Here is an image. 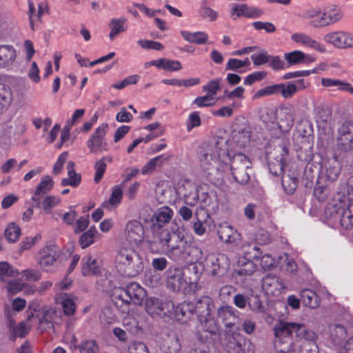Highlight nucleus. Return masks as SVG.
I'll use <instances>...</instances> for the list:
<instances>
[{
  "mask_svg": "<svg viewBox=\"0 0 353 353\" xmlns=\"http://www.w3.org/2000/svg\"><path fill=\"white\" fill-rule=\"evenodd\" d=\"M165 274L167 288L172 292H179L185 289L188 284L196 283L201 272L196 263H191L183 268L170 266Z\"/></svg>",
  "mask_w": 353,
  "mask_h": 353,
  "instance_id": "obj_1",
  "label": "nucleus"
},
{
  "mask_svg": "<svg viewBox=\"0 0 353 353\" xmlns=\"http://www.w3.org/2000/svg\"><path fill=\"white\" fill-rule=\"evenodd\" d=\"M170 243L168 255L175 261H193L198 260L202 251L193 245L185 234L179 229L172 231V239Z\"/></svg>",
  "mask_w": 353,
  "mask_h": 353,
  "instance_id": "obj_2",
  "label": "nucleus"
},
{
  "mask_svg": "<svg viewBox=\"0 0 353 353\" xmlns=\"http://www.w3.org/2000/svg\"><path fill=\"white\" fill-rule=\"evenodd\" d=\"M116 268L119 274L128 277L140 274L144 269L142 257L134 249L120 248L115 258Z\"/></svg>",
  "mask_w": 353,
  "mask_h": 353,
  "instance_id": "obj_3",
  "label": "nucleus"
},
{
  "mask_svg": "<svg viewBox=\"0 0 353 353\" xmlns=\"http://www.w3.org/2000/svg\"><path fill=\"white\" fill-rule=\"evenodd\" d=\"M274 333L283 339H289L295 348L294 334L297 341L307 342L308 343H316L318 335L313 330L307 329L303 324L279 321L273 328Z\"/></svg>",
  "mask_w": 353,
  "mask_h": 353,
  "instance_id": "obj_4",
  "label": "nucleus"
},
{
  "mask_svg": "<svg viewBox=\"0 0 353 353\" xmlns=\"http://www.w3.org/2000/svg\"><path fill=\"white\" fill-rule=\"evenodd\" d=\"M230 163L220 162L216 167L218 171L230 173L234 181L239 184L245 185L250 181V174L248 172L251 168V161L249 158L242 153L235 154L231 159L227 157Z\"/></svg>",
  "mask_w": 353,
  "mask_h": 353,
  "instance_id": "obj_5",
  "label": "nucleus"
},
{
  "mask_svg": "<svg viewBox=\"0 0 353 353\" xmlns=\"http://www.w3.org/2000/svg\"><path fill=\"white\" fill-rule=\"evenodd\" d=\"M225 156L228 157V154L222 148V144L219 141L215 143H203L198 149L200 167L205 172H209L216 163L219 162L217 167L220 165V162L224 163L221 158Z\"/></svg>",
  "mask_w": 353,
  "mask_h": 353,
  "instance_id": "obj_6",
  "label": "nucleus"
},
{
  "mask_svg": "<svg viewBox=\"0 0 353 353\" xmlns=\"http://www.w3.org/2000/svg\"><path fill=\"white\" fill-rule=\"evenodd\" d=\"M145 296V292L137 283L132 282L125 288H115L112 294L116 305L121 304L129 305L131 303L140 305Z\"/></svg>",
  "mask_w": 353,
  "mask_h": 353,
  "instance_id": "obj_7",
  "label": "nucleus"
},
{
  "mask_svg": "<svg viewBox=\"0 0 353 353\" xmlns=\"http://www.w3.org/2000/svg\"><path fill=\"white\" fill-rule=\"evenodd\" d=\"M202 324L203 330L198 331L196 335L198 343L203 345L202 348H199V353H207L210 351V346L219 339L220 334L216 323L210 317L207 321H203Z\"/></svg>",
  "mask_w": 353,
  "mask_h": 353,
  "instance_id": "obj_8",
  "label": "nucleus"
},
{
  "mask_svg": "<svg viewBox=\"0 0 353 353\" xmlns=\"http://www.w3.org/2000/svg\"><path fill=\"white\" fill-rule=\"evenodd\" d=\"M228 257L221 253L209 254L204 261V267L212 276L221 277L225 275L230 268Z\"/></svg>",
  "mask_w": 353,
  "mask_h": 353,
  "instance_id": "obj_9",
  "label": "nucleus"
},
{
  "mask_svg": "<svg viewBox=\"0 0 353 353\" xmlns=\"http://www.w3.org/2000/svg\"><path fill=\"white\" fill-rule=\"evenodd\" d=\"M172 239V232L167 229L153 231V237L148 240V250L155 254H169L170 243Z\"/></svg>",
  "mask_w": 353,
  "mask_h": 353,
  "instance_id": "obj_10",
  "label": "nucleus"
},
{
  "mask_svg": "<svg viewBox=\"0 0 353 353\" xmlns=\"http://www.w3.org/2000/svg\"><path fill=\"white\" fill-rule=\"evenodd\" d=\"M288 154V148L285 144L279 145L272 151L267 153L268 168L273 175L279 176L283 173Z\"/></svg>",
  "mask_w": 353,
  "mask_h": 353,
  "instance_id": "obj_11",
  "label": "nucleus"
},
{
  "mask_svg": "<svg viewBox=\"0 0 353 353\" xmlns=\"http://www.w3.org/2000/svg\"><path fill=\"white\" fill-rule=\"evenodd\" d=\"M336 145L341 152H353V121H345L338 128Z\"/></svg>",
  "mask_w": 353,
  "mask_h": 353,
  "instance_id": "obj_12",
  "label": "nucleus"
},
{
  "mask_svg": "<svg viewBox=\"0 0 353 353\" xmlns=\"http://www.w3.org/2000/svg\"><path fill=\"white\" fill-rule=\"evenodd\" d=\"M108 128V123H102L94 130L87 141V147L91 153H101L108 150V144L105 139Z\"/></svg>",
  "mask_w": 353,
  "mask_h": 353,
  "instance_id": "obj_13",
  "label": "nucleus"
},
{
  "mask_svg": "<svg viewBox=\"0 0 353 353\" xmlns=\"http://www.w3.org/2000/svg\"><path fill=\"white\" fill-rule=\"evenodd\" d=\"M239 312L231 305H224L217 309V318L228 330H238L240 324Z\"/></svg>",
  "mask_w": 353,
  "mask_h": 353,
  "instance_id": "obj_14",
  "label": "nucleus"
},
{
  "mask_svg": "<svg viewBox=\"0 0 353 353\" xmlns=\"http://www.w3.org/2000/svg\"><path fill=\"white\" fill-rule=\"evenodd\" d=\"M323 40L338 48L347 49L353 48V34L348 32H332L325 34Z\"/></svg>",
  "mask_w": 353,
  "mask_h": 353,
  "instance_id": "obj_15",
  "label": "nucleus"
},
{
  "mask_svg": "<svg viewBox=\"0 0 353 353\" xmlns=\"http://www.w3.org/2000/svg\"><path fill=\"white\" fill-rule=\"evenodd\" d=\"M195 315L201 323L207 321L210 316L212 311L214 309V303L212 297L202 296L193 303Z\"/></svg>",
  "mask_w": 353,
  "mask_h": 353,
  "instance_id": "obj_16",
  "label": "nucleus"
},
{
  "mask_svg": "<svg viewBox=\"0 0 353 353\" xmlns=\"http://www.w3.org/2000/svg\"><path fill=\"white\" fill-rule=\"evenodd\" d=\"M346 196L345 195L341 197L339 201L333 204L329 205L325 210V214L327 218L338 219L341 222L344 221L345 216L347 218L351 217L350 212L347 211L348 204L345 202Z\"/></svg>",
  "mask_w": 353,
  "mask_h": 353,
  "instance_id": "obj_17",
  "label": "nucleus"
},
{
  "mask_svg": "<svg viewBox=\"0 0 353 353\" xmlns=\"http://www.w3.org/2000/svg\"><path fill=\"white\" fill-rule=\"evenodd\" d=\"M145 307L147 312L153 317L156 316L163 317L170 311L169 303H163L156 297L146 299Z\"/></svg>",
  "mask_w": 353,
  "mask_h": 353,
  "instance_id": "obj_18",
  "label": "nucleus"
},
{
  "mask_svg": "<svg viewBox=\"0 0 353 353\" xmlns=\"http://www.w3.org/2000/svg\"><path fill=\"white\" fill-rule=\"evenodd\" d=\"M173 211L169 207L163 206L157 209L151 219L152 231L163 230L165 225L171 221Z\"/></svg>",
  "mask_w": 353,
  "mask_h": 353,
  "instance_id": "obj_19",
  "label": "nucleus"
},
{
  "mask_svg": "<svg viewBox=\"0 0 353 353\" xmlns=\"http://www.w3.org/2000/svg\"><path fill=\"white\" fill-rule=\"evenodd\" d=\"M263 14L261 9L248 6L247 4H235L231 9V17L236 19V17H245L248 18H258Z\"/></svg>",
  "mask_w": 353,
  "mask_h": 353,
  "instance_id": "obj_20",
  "label": "nucleus"
},
{
  "mask_svg": "<svg viewBox=\"0 0 353 353\" xmlns=\"http://www.w3.org/2000/svg\"><path fill=\"white\" fill-rule=\"evenodd\" d=\"M144 230L140 222L132 220L128 222L125 226V236L127 239L132 243H137L142 241Z\"/></svg>",
  "mask_w": 353,
  "mask_h": 353,
  "instance_id": "obj_21",
  "label": "nucleus"
},
{
  "mask_svg": "<svg viewBox=\"0 0 353 353\" xmlns=\"http://www.w3.org/2000/svg\"><path fill=\"white\" fill-rule=\"evenodd\" d=\"M240 337H242V335L237 330H228L222 339V345L228 353H237Z\"/></svg>",
  "mask_w": 353,
  "mask_h": 353,
  "instance_id": "obj_22",
  "label": "nucleus"
},
{
  "mask_svg": "<svg viewBox=\"0 0 353 353\" xmlns=\"http://www.w3.org/2000/svg\"><path fill=\"white\" fill-rule=\"evenodd\" d=\"M262 288L268 294H275L281 293L285 286L279 277L268 274L262 280Z\"/></svg>",
  "mask_w": 353,
  "mask_h": 353,
  "instance_id": "obj_23",
  "label": "nucleus"
},
{
  "mask_svg": "<svg viewBox=\"0 0 353 353\" xmlns=\"http://www.w3.org/2000/svg\"><path fill=\"white\" fill-rule=\"evenodd\" d=\"M193 303L183 302L178 305L175 309V317L177 321L186 323L195 316Z\"/></svg>",
  "mask_w": 353,
  "mask_h": 353,
  "instance_id": "obj_24",
  "label": "nucleus"
},
{
  "mask_svg": "<svg viewBox=\"0 0 353 353\" xmlns=\"http://www.w3.org/2000/svg\"><path fill=\"white\" fill-rule=\"evenodd\" d=\"M208 219H210L206 210L203 208L197 210L194 214V221L193 223L194 232L197 235H203L205 233L208 226Z\"/></svg>",
  "mask_w": 353,
  "mask_h": 353,
  "instance_id": "obj_25",
  "label": "nucleus"
},
{
  "mask_svg": "<svg viewBox=\"0 0 353 353\" xmlns=\"http://www.w3.org/2000/svg\"><path fill=\"white\" fill-rule=\"evenodd\" d=\"M6 133L14 135H21L26 130V125L20 117H12L3 123Z\"/></svg>",
  "mask_w": 353,
  "mask_h": 353,
  "instance_id": "obj_26",
  "label": "nucleus"
},
{
  "mask_svg": "<svg viewBox=\"0 0 353 353\" xmlns=\"http://www.w3.org/2000/svg\"><path fill=\"white\" fill-rule=\"evenodd\" d=\"M291 38L292 41L296 43H302L303 45L314 48L320 52H325V48L324 46L314 40L308 35L301 33H295L292 35Z\"/></svg>",
  "mask_w": 353,
  "mask_h": 353,
  "instance_id": "obj_27",
  "label": "nucleus"
},
{
  "mask_svg": "<svg viewBox=\"0 0 353 353\" xmlns=\"http://www.w3.org/2000/svg\"><path fill=\"white\" fill-rule=\"evenodd\" d=\"M82 262L81 272L83 276H96L100 274V266L97 259L87 256L82 259Z\"/></svg>",
  "mask_w": 353,
  "mask_h": 353,
  "instance_id": "obj_28",
  "label": "nucleus"
},
{
  "mask_svg": "<svg viewBox=\"0 0 353 353\" xmlns=\"http://www.w3.org/2000/svg\"><path fill=\"white\" fill-rule=\"evenodd\" d=\"M39 254L41 255L39 265L43 270L47 271L48 268L52 266L57 260L56 251L46 247L40 251Z\"/></svg>",
  "mask_w": 353,
  "mask_h": 353,
  "instance_id": "obj_29",
  "label": "nucleus"
},
{
  "mask_svg": "<svg viewBox=\"0 0 353 353\" xmlns=\"http://www.w3.org/2000/svg\"><path fill=\"white\" fill-rule=\"evenodd\" d=\"M300 297L303 304L310 308H316L320 304L318 294L310 289H303L300 292Z\"/></svg>",
  "mask_w": 353,
  "mask_h": 353,
  "instance_id": "obj_30",
  "label": "nucleus"
},
{
  "mask_svg": "<svg viewBox=\"0 0 353 353\" xmlns=\"http://www.w3.org/2000/svg\"><path fill=\"white\" fill-rule=\"evenodd\" d=\"M285 59L290 65L312 63L314 61V59L313 57L310 55H307L299 50H295L285 54Z\"/></svg>",
  "mask_w": 353,
  "mask_h": 353,
  "instance_id": "obj_31",
  "label": "nucleus"
},
{
  "mask_svg": "<svg viewBox=\"0 0 353 353\" xmlns=\"http://www.w3.org/2000/svg\"><path fill=\"white\" fill-rule=\"evenodd\" d=\"M274 347L277 353H294L295 348L290 339H283L276 333H274Z\"/></svg>",
  "mask_w": 353,
  "mask_h": 353,
  "instance_id": "obj_32",
  "label": "nucleus"
},
{
  "mask_svg": "<svg viewBox=\"0 0 353 353\" xmlns=\"http://www.w3.org/2000/svg\"><path fill=\"white\" fill-rule=\"evenodd\" d=\"M16 57L15 50L11 46H0V67L12 63Z\"/></svg>",
  "mask_w": 353,
  "mask_h": 353,
  "instance_id": "obj_33",
  "label": "nucleus"
},
{
  "mask_svg": "<svg viewBox=\"0 0 353 353\" xmlns=\"http://www.w3.org/2000/svg\"><path fill=\"white\" fill-rule=\"evenodd\" d=\"M218 234L220 239L225 243H233L236 239L235 235H238L236 231L228 223L220 225Z\"/></svg>",
  "mask_w": 353,
  "mask_h": 353,
  "instance_id": "obj_34",
  "label": "nucleus"
},
{
  "mask_svg": "<svg viewBox=\"0 0 353 353\" xmlns=\"http://www.w3.org/2000/svg\"><path fill=\"white\" fill-rule=\"evenodd\" d=\"M181 34L183 39L190 42L196 44H204L207 42L208 36L203 32H196L191 33L188 31H181Z\"/></svg>",
  "mask_w": 353,
  "mask_h": 353,
  "instance_id": "obj_35",
  "label": "nucleus"
},
{
  "mask_svg": "<svg viewBox=\"0 0 353 353\" xmlns=\"http://www.w3.org/2000/svg\"><path fill=\"white\" fill-rule=\"evenodd\" d=\"M323 16H326L329 24L332 25L343 19V12L340 7L333 5L323 12Z\"/></svg>",
  "mask_w": 353,
  "mask_h": 353,
  "instance_id": "obj_36",
  "label": "nucleus"
},
{
  "mask_svg": "<svg viewBox=\"0 0 353 353\" xmlns=\"http://www.w3.org/2000/svg\"><path fill=\"white\" fill-rule=\"evenodd\" d=\"M242 249L245 259L247 260H259L262 254L261 249L254 243L243 244Z\"/></svg>",
  "mask_w": 353,
  "mask_h": 353,
  "instance_id": "obj_37",
  "label": "nucleus"
},
{
  "mask_svg": "<svg viewBox=\"0 0 353 353\" xmlns=\"http://www.w3.org/2000/svg\"><path fill=\"white\" fill-rule=\"evenodd\" d=\"M126 22V19L120 18V19H112L110 23L109 26L111 28L109 37L110 40H114L115 37L119 34L121 32L125 31V23Z\"/></svg>",
  "mask_w": 353,
  "mask_h": 353,
  "instance_id": "obj_38",
  "label": "nucleus"
},
{
  "mask_svg": "<svg viewBox=\"0 0 353 353\" xmlns=\"http://www.w3.org/2000/svg\"><path fill=\"white\" fill-rule=\"evenodd\" d=\"M54 181L50 176L46 175L43 176L41 179V182L37 186V188L34 193L35 194V196H43L52 189Z\"/></svg>",
  "mask_w": 353,
  "mask_h": 353,
  "instance_id": "obj_39",
  "label": "nucleus"
},
{
  "mask_svg": "<svg viewBox=\"0 0 353 353\" xmlns=\"http://www.w3.org/2000/svg\"><path fill=\"white\" fill-rule=\"evenodd\" d=\"M239 268L235 270L239 276H250L256 270V265L251 260L243 259L239 262Z\"/></svg>",
  "mask_w": 353,
  "mask_h": 353,
  "instance_id": "obj_40",
  "label": "nucleus"
},
{
  "mask_svg": "<svg viewBox=\"0 0 353 353\" xmlns=\"http://www.w3.org/2000/svg\"><path fill=\"white\" fill-rule=\"evenodd\" d=\"M12 101V92L9 88L0 84V114L3 113L10 105Z\"/></svg>",
  "mask_w": 353,
  "mask_h": 353,
  "instance_id": "obj_41",
  "label": "nucleus"
},
{
  "mask_svg": "<svg viewBox=\"0 0 353 353\" xmlns=\"http://www.w3.org/2000/svg\"><path fill=\"white\" fill-rule=\"evenodd\" d=\"M282 185L284 190L288 194H293L298 187L299 179L294 176L290 174H285L282 176L281 180Z\"/></svg>",
  "mask_w": 353,
  "mask_h": 353,
  "instance_id": "obj_42",
  "label": "nucleus"
},
{
  "mask_svg": "<svg viewBox=\"0 0 353 353\" xmlns=\"http://www.w3.org/2000/svg\"><path fill=\"white\" fill-rule=\"evenodd\" d=\"M327 178L332 181H336L341 172V165L336 160L329 161L325 165Z\"/></svg>",
  "mask_w": 353,
  "mask_h": 353,
  "instance_id": "obj_43",
  "label": "nucleus"
},
{
  "mask_svg": "<svg viewBox=\"0 0 353 353\" xmlns=\"http://www.w3.org/2000/svg\"><path fill=\"white\" fill-rule=\"evenodd\" d=\"M19 274V271L8 263L0 262V281H3L9 277H17Z\"/></svg>",
  "mask_w": 353,
  "mask_h": 353,
  "instance_id": "obj_44",
  "label": "nucleus"
},
{
  "mask_svg": "<svg viewBox=\"0 0 353 353\" xmlns=\"http://www.w3.org/2000/svg\"><path fill=\"white\" fill-rule=\"evenodd\" d=\"M4 235L8 241L15 243L21 235V229L14 223H11L6 227Z\"/></svg>",
  "mask_w": 353,
  "mask_h": 353,
  "instance_id": "obj_45",
  "label": "nucleus"
},
{
  "mask_svg": "<svg viewBox=\"0 0 353 353\" xmlns=\"http://www.w3.org/2000/svg\"><path fill=\"white\" fill-rule=\"evenodd\" d=\"M281 83L274 84L263 88L258 90L254 94V98L258 99L265 96L277 95L281 92Z\"/></svg>",
  "mask_w": 353,
  "mask_h": 353,
  "instance_id": "obj_46",
  "label": "nucleus"
},
{
  "mask_svg": "<svg viewBox=\"0 0 353 353\" xmlns=\"http://www.w3.org/2000/svg\"><path fill=\"white\" fill-rule=\"evenodd\" d=\"M97 230L94 226H92L90 229L84 232L79 239V244L81 247L84 249L90 246L94 243V239Z\"/></svg>",
  "mask_w": 353,
  "mask_h": 353,
  "instance_id": "obj_47",
  "label": "nucleus"
},
{
  "mask_svg": "<svg viewBox=\"0 0 353 353\" xmlns=\"http://www.w3.org/2000/svg\"><path fill=\"white\" fill-rule=\"evenodd\" d=\"M169 159L170 156L165 157L164 155H160L150 159L142 168V174H148L154 170L157 165L163 164L164 162L168 161Z\"/></svg>",
  "mask_w": 353,
  "mask_h": 353,
  "instance_id": "obj_48",
  "label": "nucleus"
},
{
  "mask_svg": "<svg viewBox=\"0 0 353 353\" xmlns=\"http://www.w3.org/2000/svg\"><path fill=\"white\" fill-rule=\"evenodd\" d=\"M345 327L340 324H336L330 327V334L333 341L338 343L346 337Z\"/></svg>",
  "mask_w": 353,
  "mask_h": 353,
  "instance_id": "obj_49",
  "label": "nucleus"
},
{
  "mask_svg": "<svg viewBox=\"0 0 353 353\" xmlns=\"http://www.w3.org/2000/svg\"><path fill=\"white\" fill-rule=\"evenodd\" d=\"M54 311L53 310H46L43 317L39 320V329L43 332L53 328L52 319Z\"/></svg>",
  "mask_w": 353,
  "mask_h": 353,
  "instance_id": "obj_50",
  "label": "nucleus"
},
{
  "mask_svg": "<svg viewBox=\"0 0 353 353\" xmlns=\"http://www.w3.org/2000/svg\"><path fill=\"white\" fill-rule=\"evenodd\" d=\"M80 353H99V348L94 340L84 341L78 346Z\"/></svg>",
  "mask_w": 353,
  "mask_h": 353,
  "instance_id": "obj_51",
  "label": "nucleus"
},
{
  "mask_svg": "<svg viewBox=\"0 0 353 353\" xmlns=\"http://www.w3.org/2000/svg\"><path fill=\"white\" fill-rule=\"evenodd\" d=\"M250 130L249 128H245L242 130H239L234 136L235 141L239 143L240 146H245L250 141Z\"/></svg>",
  "mask_w": 353,
  "mask_h": 353,
  "instance_id": "obj_52",
  "label": "nucleus"
},
{
  "mask_svg": "<svg viewBox=\"0 0 353 353\" xmlns=\"http://www.w3.org/2000/svg\"><path fill=\"white\" fill-rule=\"evenodd\" d=\"M61 199L55 196H47L42 201V209L47 214L51 213V209L57 205Z\"/></svg>",
  "mask_w": 353,
  "mask_h": 353,
  "instance_id": "obj_53",
  "label": "nucleus"
},
{
  "mask_svg": "<svg viewBox=\"0 0 353 353\" xmlns=\"http://www.w3.org/2000/svg\"><path fill=\"white\" fill-rule=\"evenodd\" d=\"M107 157H103L101 159L95 162L94 168L96 170L95 176H94V182L98 183L101 180L106 169V164L105 162V159Z\"/></svg>",
  "mask_w": 353,
  "mask_h": 353,
  "instance_id": "obj_54",
  "label": "nucleus"
},
{
  "mask_svg": "<svg viewBox=\"0 0 353 353\" xmlns=\"http://www.w3.org/2000/svg\"><path fill=\"white\" fill-rule=\"evenodd\" d=\"M239 339L240 343L237 353H254L255 347L250 340L245 339L243 336Z\"/></svg>",
  "mask_w": 353,
  "mask_h": 353,
  "instance_id": "obj_55",
  "label": "nucleus"
},
{
  "mask_svg": "<svg viewBox=\"0 0 353 353\" xmlns=\"http://www.w3.org/2000/svg\"><path fill=\"white\" fill-rule=\"evenodd\" d=\"M67 170L68 179L71 180L77 187L80 184L81 177L80 174H77L74 170V163L73 161H68L67 164Z\"/></svg>",
  "mask_w": 353,
  "mask_h": 353,
  "instance_id": "obj_56",
  "label": "nucleus"
},
{
  "mask_svg": "<svg viewBox=\"0 0 353 353\" xmlns=\"http://www.w3.org/2000/svg\"><path fill=\"white\" fill-rule=\"evenodd\" d=\"M248 305L252 311L263 312L264 306L262 305L259 296L255 295L248 297Z\"/></svg>",
  "mask_w": 353,
  "mask_h": 353,
  "instance_id": "obj_57",
  "label": "nucleus"
},
{
  "mask_svg": "<svg viewBox=\"0 0 353 353\" xmlns=\"http://www.w3.org/2000/svg\"><path fill=\"white\" fill-rule=\"evenodd\" d=\"M219 79L212 80L208 85L203 87V90L207 92V96L214 99V96L216 94L217 91L220 89Z\"/></svg>",
  "mask_w": 353,
  "mask_h": 353,
  "instance_id": "obj_58",
  "label": "nucleus"
},
{
  "mask_svg": "<svg viewBox=\"0 0 353 353\" xmlns=\"http://www.w3.org/2000/svg\"><path fill=\"white\" fill-rule=\"evenodd\" d=\"M280 94L285 99H291L296 93V88L292 82L281 83Z\"/></svg>",
  "mask_w": 353,
  "mask_h": 353,
  "instance_id": "obj_59",
  "label": "nucleus"
},
{
  "mask_svg": "<svg viewBox=\"0 0 353 353\" xmlns=\"http://www.w3.org/2000/svg\"><path fill=\"white\" fill-rule=\"evenodd\" d=\"M267 75V73L264 71H257L254 72L245 79L244 84L245 85H252L256 81H259L263 79Z\"/></svg>",
  "mask_w": 353,
  "mask_h": 353,
  "instance_id": "obj_60",
  "label": "nucleus"
},
{
  "mask_svg": "<svg viewBox=\"0 0 353 353\" xmlns=\"http://www.w3.org/2000/svg\"><path fill=\"white\" fill-rule=\"evenodd\" d=\"M68 157V152H63L59 155L57 161H56V163H54V165L53 166L52 172L54 174H59L62 172L63 165L65 163V161H67Z\"/></svg>",
  "mask_w": 353,
  "mask_h": 353,
  "instance_id": "obj_61",
  "label": "nucleus"
},
{
  "mask_svg": "<svg viewBox=\"0 0 353 353\" xmlns=\"http://www.w3.org/2000/svg\"><path fill=\"white\" fill-rule=\"evenodd\" d=\"M63 313L66 316H72L76 311V304L70 299H65L62 301Z\"/></svg>",
  "mask_w": 353,
  "mask_h": 353,
  "instance_id": "obj_62",
  "label": "nucleus"
},
{
  "mask_svg": "<svg viewBox=\"0 0 353 353\" xmlns=\"http://www.w3.org/2000/svg\"><path fill=\"white\" fill-rule=\"evenodd\" d=\"M299 353H319V349L316 343L301 342Z\"/></svg>",
  "mask_w": 353,
  "mask_h": 353,
  "instance_id": "obj_63",
  "label": "nucleus"
},
{
  "mask_svg": "<svg viewBox=\"0 0 353 353\" xmlns=\"http://www.w3.org/2000/svg\"><path fill=\"white\" fill-rule=\"evenodd\" d=\"M129 353H149L145 343L142 342H133L128 347Z\"/></svg>",
  "mask_w": 353,
  "mask_h": 353,
  "instance_id": "obj_64",
  "label": "nucleus"
}]
</instances>
